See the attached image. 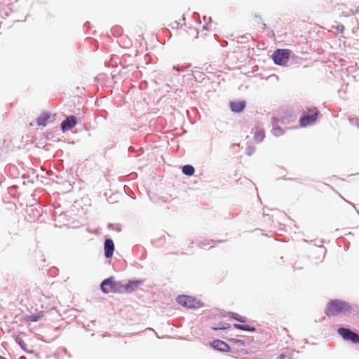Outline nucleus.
I'll return each instance as SVG.
<instances>
[{
    "label": "nucleus",
    "mask_w": 359,
    "mask_h": 359,
    "mask_svg": "<svg viewBox=\"0 0 359 359\" xmlns=\"http://www.w3.org/2000/svg\"><path fill=\"white\" fill-rule=\"evenodd\" d=\"M334 28L340 33H343L344 31V26L343 25H338Z\"/></svg>",
    "instance_id": "obj_19"
},
{
    "label": "nucleus",
    "mask_w": 359,
    "mask_h": 359,
    "mask_svg": "<svg viewBox=\"0 0 359 359\" xmlns=\"http://www.w3.org/2000/svg\"><path fill=\"white\" fill-rule=\"evenodd\" d=\"M358 127L359 128V124L358 125Z\"/></svg>",
    "instance_id": "obj_21"
},
{
    "label": "nucleus",
    "mask_w": 359,
    "mask_h": 359,
    "mask_svg": "<svg viewBox=\"0 0 359 359\" xmlns=\"http://www.w3.org/2000/svg\"><path fill=\"white\" fill-rule=\"evenodd\" d=\"M44 316V312L40 311L36 314L29 315L25 317L26 322H36Z\"/></svg>",
    "instance_id": "obj_12"
},
{
    "label": "nucleus",
    "mask_w": 359,
    "mask_h": 359,
    "mask_svg": "<svg viewBox=\"0 0 359 359\" xmlns=\"http://www.w3.org/2000/svg\"><path fill=\"white\" fill-rule=\"evenodd\" d=\"M212 346L218 351L227 352L229 351V346L226 344L224 341L219 339H216L212 341Z\"/></svg>",
    "instance_id": "obj_9"
},
{
    "label": "nucleus",
    "mask_w": 359,
    "mask_h": 359,
    "mask_svg": "<svg viewBox=\"0 0 359 359\" xmlns=\"http://www.w3.org/2000/svg\"><path fill=\"white\" fill-rule=\"evenodd\" d=\"M177 301L180 305L189 309H197L202 306V304L199 301L190 296H179Z\"/></svg>",
    "instance_id": "obj_4"
},
{
    "label": "nucleus",
    "mask_w": 359,
    "mask_h": 359,
    "mask_svg": "<svg viewBox=\"0 0 359 359\" xmlns=\"http://www.w3.org/2000/svg\"><path fill=\"white\" fill-rule=\"evenodd\" d=\"M140 284L141 281L140 280L131 281L126 285V290L128 292L135 290L140 286Z\"/></svg>",
    "instance_id": "obj_13"
},
{
    "label": "nucleus",
    "mask_w": 359,
    "mask_h": 359,
    "mask_svg": "<svg viewBox=\"0 0 359 359\" xmlns=\"http://www.w3.org/2000/svg\"><path fill=\"white\" fill-rule=\"evenodd\" d=\"M77 118L74 116H69L62 122L61 129L62 131H67L73 128L77 124Z\"/></svg>",
    "instance_id": "obj_7"
},
{
    "label": "nucleus",
    "mask_w": 359,
    "mask_h": 359,
    "mask_svg": "<svg viewBox=\"0 0 359 359\" xmlns=\"http://www.w3.org/2000/svg\"><path fill=\"white\" fill-rule=\"evenodd\" d=\"M319 111L316 107L308 109L300 118L299 124L302 127H306L315 123L318 118Z\"/></svg>",
    "instance_id": "obj_2"
},
{
    "label": "nucleus",
    "mask_w": 359,
    "mask_h": 359,
    "mask_svg": "<svg viewBox=\"0 0 359 359\" xmlns=\"http://www.w3.org/2000/svg\"><path fill=\"white\" fill-rule=\"evenodd\" d=\"M245 107V102L243 100L233 101L230 103V108L232 111L239 113Z\"/></svg>",
    "instance_id": "obj_10"
},
{
    "label": "nucleus",
    "mask_w": 359,
    "mask_h": 359,
    "mask_svg": "<svg viewBox=\"0 0 359 359\" xmlns=\"http://www.w3.org/2000/svg\"><path fill=\"white\" fill-rule=\"evenodd\" d=\"M290 55V50L288 49H278L272 55V58L275 64L278 65H285Z\"/></svg>",
    "instance_id": "obj_3"
},
{
    "label": "nucleus",
    "mask_w": 359,
    "mask_h": 359,
    "mask_svg": "<svg viewBox=\"0 0 359 359\" xmlns=\"http://www.w3.org/2000/svg\"><path fill=\"white\" fill-rule=\"evenodd\" d=\"M231 317L239 322H241V323H244L246 320L245 317H243V316L238 315V313H232L231 314Z\"/></svg>",
    "instance_id": "obj_17"
},
{
    "label": "nucleus",
    "mask_w": 359,
    "mask_h": 359,
    "mask_svg": "<svg viewBox=\"0 0 359 359\" xmlns=\"http://www.w3.org/2000/svg\"><path fill=\"white\" fill-rule=\"evenodd\" d=\"M50 119V114L48 112L42 113L37 118L39 126H45Z\"/></svg>",
    "instance_id": "obj_11"
},
{
    "label": "nucleus",
    "mask_w": 359,
    "mask_h": 359,
    "mask_svg": "<svg viewBox=\"0 0 359 359\" xmlns=\"http://www.w3.org/2000/svg\"><path fill=\"white\" fill-rule=\"evenodd\" d=\"M114 250V244L112 240L107 239L104 242V255L107 258H110L113 256Z\"/></svg>",
    "instance_id": "obj_8"
},
{
    "label": "nucleus",
    "mask_w": 359,
    "mask_h": 359,
    "mask_svg": "<svg viewBox=\"0 0 359 359\" xmlns=\"http://www.w3.org/2000/svg\"><path fill=\"white\" fill-rule=\"evenodd\" d=\"M233 327L236 329L241 330L243 331H250V332L255 331V328L254 327H251L248 325L234 324Z\"/></svg>",
    "instance_id": "obj_15"
},
{
    "label": "nucleus",
    "mask_w": 359,
    "mask_h": 359,
    "mask_svg": "<svg viewBox=\"0 0 359 359\" xmlns=\"http://www.w3.org/2000/svg\"><path fill=\"white\" fill-rule=\"evenodd\" d=\"M119 283L114 281V278L111 277L105 279L101 284V290L104 293L115 292L118 290Z\"/></svg>",
    "instance_id": "obj_5"
},
{
    "label": "nucleus",
    "mask_w": 359,
    "mask_h": 359,
    "mask_svg": "<svg viewBox=\"0 0 359 359\" xmlns=\"http://www.w3.org/2000/svg\"><path fill=\"white\" fill-rule=\"evenodd\" d=\"M272 133L275 136H280L283 134V130L279 126L273 127Z\"/></svg>",
    "instance_id": "obj_18"
},
{
    "label": "nucleus",
    "mask_w": 359,
    "mask_h": 359,
    "mask_svg": "<svg viewBox=\"0 0 359 359\" xmlns=\"http://www.w3.org/2000/svg\"><path fill=\"white\" fill-rule=\"evenodd\" d=\"M349 311V306L346 303L340 302V301H332L327 306V314L328 316H334L339 313L345 314L346 312Z\"/></svg>",
    "instance_id": "obj_1"
},
{
    "label": "nucleus",
    "mask_w": 359,
    "mask_h": 359,
    "mask_svg": "<svg viewBox=\"0 0 359 359\" xmlns=\"http://www.w3.org/2000/svg\"><path fill=\"white\" fill-rule=\"evenodd\" d=\"M265 137V134L264 130H257L256 132H255L254 134V139L255 142H261Z\"/></svg>",
    "instance_id": "obj_14"
},
{
    "label": "nucleus",
    "mask_w": 359,
    "mask_h": 359,
    "mask_svg": "<svg viewBox=\"0 0 359 359\" xmlns=\"http://www.w3.org/2000/svg\"><path fill=\"white\" fill-rule=\"evenodd\" d=\"M276 359H286V355L284 354H280Z\"/></svg>",
    "instance_id": "obj_20"
},
{
    "label": "nucleus",
    "mask_w": 359,
    "mask_h": 359,
    "mask_svg": "<svg viewBox=\"0 0 359 359\" xmlns=\"http://www.w3.org/2000/svg\"><path fill=\"white\" fill-rule=\"evenodd\" d=\"M194 168L191 165H184L182 168V172L184 175L191 176L194 173Z\"/></svg>",
    "instance_id": "obj_16"
},
{
    "label": "nucleus",
    "mask_w": 359,
    "mask_h": 359,
    "mask_svg": "<svg viewBox=\"0 0 359 359\" xmlns=\"http://www.w3.org/2000/svg\"><path fill=\"white\" fill-rule=\"evenodd\" d=\"M338 333L345 340H350L353 343L359 342V335L356 333L353 332L351 330L347 328H339Z\"/></svg>",
    "instance_id": "obj_6"
}]
</instances>
